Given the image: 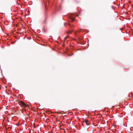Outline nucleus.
<instances>
[{
  "instance_id": "obj_1",
  "label": "nucleus",
  "mask_w": 133,
  "mask_h": 133,
  "mask_svg": "<svg viewBox=\"0 0 133 133\" xmlns=\"http://www.w3.org/2000/svg\"><path fill=\"white\" fill-rule=\"evenodd\" d=\"M76 16L75 14H73L69 16V18L70 21L71 22H73L74 21L75 19Z\"/></svg>"
},
{
  "instance_id": "obj_2",
  "label": "nucleus",
  "mask_w": 133,
  "mask_h": 133,
  "mask_svg": "<svg viewBox=\"0 0 133 133\" xmlns=\"http://www.w3.org/2000/svg\"><path fill=\"white\" fill-rule=\"evenodd\" d=\"M72 30H70L67 33V35H68L67 36H66L65 38H64V40L65 41L66 39L67 38H68L69 37L68 35H69L70 34L72 33Z\"/></svg>"
},
{
  "instance_id": "obj_3",
  "label": "nucleus",
  "mask_w": 133,
  "mask_h": 133,
  "mask_svg": "<svg viewBox=\"0 0 133 133\" xmlns=\"http://www.w3.org/2000/svg\"><path fill=\"white\" fill-rule=\"evenodd\" d=\"M19 104L22 106L24 107H26L25 104L22 101H21L19 102Z\"/></svg>"
},
{
  "instance_id": "obj_4",
  "label": "nucleus",
  "mask_w": 133,
  "mask_h": 133,
  "mask_svg": "<svg viewBox=\"0 0 133 133\" xmlns=\"http://www.w3.org/2000/svg\"><path fill=\"white\" fill-rule=\"evenodd\" d=\"M83 122H85L87 125H89V124L88 123V120H87V119H85L84 120V121Z\"/></svg>"
},
{
  "instance_id": "obj_5",
  "label": "nucleus",
  "mask_w": 133,
  "mask_h": 133,
  "mask_svg": "<svg viewBox=\"0 0 133 133\" xmlns=\"http://www.w3.org/2000/svg\"><path fill=\"white\" fill-rule=\"evenodd\" d=\"M80 30H78L77 32L75 31V33L76 34H77L79 32H80Z\"/></svg>"
},
{
  "instance_id": "obj_6",
  "label": "nucleus",
  "mask_w": 133,
  "mask_h": 133,
  "mask_svg": "<svg viewBox=\"0 0 133 133\" xmlns=\"http://www.w3.org/2000/svg\"><path fill=\"white\" fill-rule=\"evenodd\" d=\"M68 25L70 27V28H72V26L69 23H68Z\"/></svg>"
}]
</instances>
